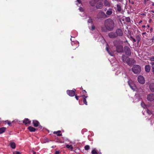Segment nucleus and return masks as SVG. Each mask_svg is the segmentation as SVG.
<instances>
[{"instance_id":"61","label":"nucleus","mask_w":154,"mask_h":154,"mask_svg":"<svg viewBox=\"0 0 154 154\" xmlns=\"http://www.w3.org/2000/svg\"><path fill=\"white\" fill-rule=\"evenodd\" d=\"M131 3L132 4H134V2H132Z\"/></svg>"},{"instance_id":"24","label":"nucleus","mask_w":154,"mask_h":154,"mask_svg":"<svg viewBox=\"0 0 154 154\" xmlns=\"http://www.w3.org/2000/svg\"><path fill=\"white\" fill-rule=\"evenodd\" d=\"M10 145L11 148L14 149L16 147V144L14 142H11L10 143Z\"/></svg>"},{"instance_id":"32","label":"nucleus","mask_w":154,"mask_h":154,"mask_svg":"<svg viewBox=\"0 0 154 154\" xmlns=\"http://www.w3.org/2000/svg\"><path fill=\"white\" fill-rule=\"evenodd\" d=\"M122 60H123V61L124 62H125L126 61V58L125 56H122Z\"/></svg>"},{"instance_id":"58","label":"nucleus","mask_w":154,"mask_h":154,"mask_svg":"<svg viewBox=\"0 0 154 154\" xmlns=\"http://www.w3.org/2000/svg\"><path fill=\"white\" fill-rule=\"evenodd\" d=\"M142 20H140L139 22V23H141L142 22Z\"/></svg>"},{"instance_id":"53","label":"nucleus","mask_w":154,"mask_h":154,"mask_svg":"<svg viewBox=\"0 0 154 154\" xmlns=\"http://www.w3.org/2000/svg\"><path fill=\"white\" fill-rule=\"evenodd\" d=\"M152 41L154 40V36L151 39Z\"/></svg>"},{"instance_id":"51","label":"nucleus","mask_w":154,"mask_h":154,"mask_svg":"<svg viewBox=\"0 0 154 154\" xmlns=\"http://www.w3.org/2000/svg\"><path fill=\"white\" fill-rule=\"evenodd\" d=\"M119 20L120 22L122 24V23L121 21V19L120 18L119 19Z\"/></svg>"},{"instance_id":"56","label":"nucleus","mask_w":154,"mask_h":154,"mask_svg":"<svg viewBox=\"0 0 154 154\" xmlns=\"http://www.w3.org/2000/svg\"><path fill=\"white\" fill-rule=\"evenodd\" d=\"M146 0H144V4H146Z\"/></svg>"},{"instance_id":"52","label":"nucleus","mask_w":154,"mask_h":154,"mask_svg":"<svg viewBox=\"0 0 154 154\" xmlns=\"http://www.w3.org/2000/svg\"><path fill=\"white\" fill-rule=\"evenodd\" d=\"M53 133L54 134H58V133L57 132V131H54Z\"/></svg>"},{"instance_id":"44","label":"nucleus","mask_w":154,"mask_h":154,"mask_svg":"<svg viewBox=\"0 0 154 154\" xmlns=\"http://www.w3.org/2000/svg\"><path fill=\"white\" fill-rule=\"evenodd\" d=\"M152 72L154 73V66H152Z\"/></svg>"},{"instance_id":"41","label":"nucleus","mask_w":154,"mask_h":154,"mask_svg":"<svg viewBox=\"0 0 154 154\" xmlns=\"http://www.w3.org/2000/svg\"><path fill=\"white\" fill-rule=\"evenodd\" d=\"M147 113L149 115L152 114L151 112L148 109L147 110Z\"/></svg>"},{"instance_id":"17","label":"nucleus","mask_w":154,"mask_h":154,"mask_svg":"<svg viewBox=\"0 0 154 154\" xmlns=\"http://www.w3.org/2000/svg\"><path fill=\"white\" fill-rule=\"evenodd\" d=\"M149 87L150 91L152 92H154V83L150 84L149 85Z\"/></svg>"},{"instance_id":"62","label":"nucleus","mask_w":154,"mask_h":154,"mask_svg":"<svg viewBox=\"0 0 154 154\" xmlns=\"http://www.w3.org/2000/svg\"><path fill=\"white\" fill-rule=\"evenodd\" d=\"M147 27L148 28H149V25H147Z\"/></svg>"},{"instance_id":"42","label":"nucleus","mask_w":154,"mask_h":154,"mask_svg":"<svg viewBox=\"0 0 154 154\" xmlns=\"http://www.w3.org/2000/svg\"><path fill=\"white\" fill-rule=\"evenodd\" d=\"M75 98L77 100H79V96H78L77 95H75Z\"/></svg>"},{"instance_id":"48","label":"nucleus","mask_w":154,"mask_h":154,"mask_svg":"<svg viewBox=\"0 0 154 154\" xmlns=\"http://www.w3.org/2000/svg\"><path fill=\"white\" fill-rule=\"evenodd\" d=\"M38 128H39L40 129H42V127L41 125H39L38 126Z\"/></svg>"},{"instance_id":"1","label":"nucleus","mask_w":154,"mask_h":154,"mask_svg":"<svg viewBox=\"0 0 154 154\" xmlns=\"http://www.w3.org/2000/svg\"><path fill=\"white\" fill-rule=\"evenodd\" d=\"M115 23L112 19L110 18L106 20L104 22L105 27H102V30L104 32H106L108 31H112L114 27Z\"/></svg>"},{"instance_id":"25","label":"nucleus","mask_w":154,"mask_h":154,"mask_svg":"<svg viewBox=\"0 0 154 154\" xmlns=\"http://www.w3.org/2000/svg\"><path fill=\"white\" fill-rule=\"evenodd\" d=\"M6 128L3 127L0 128V134H1L4 133L6 130Z\"/></svg>"},{"instance_id":"28","label":"nucleus","mask_w":154,"mask_h":154,"mask_svg":"<svg viewBox=\"0 0 154 154\" xmlns=\"http://www.w3.org/2000/svg\"><path fill=\"white\" fill-rule=\"evenodd\" d=\"M136 40L137 41V44H138L140 40V38L139 35H137L136 36Z\"/></svg>"},{"instance_id":"35","label":"nucleus","mask_w":154,"mask_h":154,"mask_svg":"<svg viewBox=\"0 0 154 154\" xmlns=\"http://www.w3.org/2000/svg\"><path fill=\"white\" fill-rule=\"evenodd\" d=\"M88 23H92V19L90 17H89V19L88 21Z\"/></svg>"},{"instance_id":"11","label":"nucleus","mask_w":154,"mask_h":154,"mask_svg":"<svg viewBox=\"0 0 154 154\" xmlns=\"http://www.w3.org/2000/svg\"><path fill=\"white\" fill-rule=\"evenodd\" d=\"M67 94L70 96L73 97L75 95V91L73 90H67Z\"/></svg>"},{"instance_id":"15","label":"nucleus","mask_w":154,"mask_h":154,"mask_svg":"<svg viewBox=\"0 0 154 154\" xmlns=\"http://www.w3.org/2000/svg\"><path fill=\"white\" fill-rule=\"evenodd\" d=\"M32 124L34 127H37L38 126L39 124V123L37 120H33Z\"/></svg>"},{"instance_id":"18","label":"nucleus","mask_w":154,"mask_h":154,"mask_svg":"<svg viewBox=\"0 0 154 154\" xmlns=\"http://www.w3.org/2000/svg\"><path fill=\"white\" fill-rule=\"evenodd\" d=\"M150 69V66L149 65H146L145 66V70L147 72H149Z\"/></svg>"},{"instance_id":"36","label":"nucleus","mask_w":154,"mask_h":154,"mask_svg":"<svg viewBox=\"0 0 154 154\" xmlns=\"http://www.w3.org/2000/svg\"><path fill=\"white\" fill-rule=\"evenodd\" d=\"M57 132L58 133V134H57V136H61L62 134H60V133L61 132V131H57Z\"/></svg>"},{"instance_id":"40","label":"nucleus","mask_w":154,"mask_h":154,"mask_svg":"<svg viewBox=\"0 0 154 154\" xmlns=\"http://www.w3.org/2000/svg\"><path fill=\"white\" fill-rule=\"evenodd\" d=\"M44 140V143L49 142V139L48 138L45 139Z\"/></svg>"},{"instance_id":"23","label":"nucleus","mask_w":154,"mask_h":154,"mask_svg":"<svg viewBox=\"0 0 154 154\" xmlns=\"http://www.w3.org/2000/svg\"><path fill=\"white\" fill-rule=\"evenodd\" d=\"M23 122L25 125H26L28 123L30 124L31 123V121H29L28 119L26 118L25 119V120H23Z\"/></svg>"},{"instance_id":"64","label":"nucleus","mask_w":154,"mask_h":154,"mask_svg":"<svg viewBox=\"0 0 154 154\" xmlns=\"http://www.w3.org/2000/svg\"><path fill=\"white\" fill-rule=\"evenodd\" d=\"M151 12H152L153 13H154V11H151Z\"/></svg>"},{"instance_id":"29","label":"nucleus","mask_w":154,"mask_h":154,"mask_svg":"<svg viewBox=\"0 0 154 154\" xmlns=\"http://www.w3.org/2000/svg\"><path fill=\"white\" fill-rule=\"evenodd\" d=\"M84 148L86 150H88L89 149L90 146L88 145H86L84 147Z\"/></svg>"},{"instance_id":"43","label":"nucleus","mask_w":154,"mask_h":154,"mask_svg":"<svg viewBox=\"0 0 154 154\" xmlns=\"http://www.w3.org/2000/svg\"><path fill=\"white\" fill-rule=\"evenodd\" d=\"M82 97H83V98H85V99H86V98H87L88 97L87 96H86L85 95H82Z\"/></svg>"},{"instance_id":"37","label":"nucleus","mask_w":154,"mask_h":154,"mask_svg":"<svg viewBox=\"0 0 154 154\" xmlns=\"http://www.w3.org/2000/svg\"><path fill=\"white\" fill-rule=\"evenodd\" d=\"M13 154H20V152L19 151H14L13 152Z\"/></svg>"},{"instance_id":"7","label":"nucleus","mask_w":154,"mask_h":154,"mask_svg":"<svg viewBox=\"0 0 154 154\" xmlns=\"http://www.w3.org/2000/svg\"><path fill=\"white\" fill-rule=\"evenodd\" d=\"M116 51L118 53L124 52L123 47L122 45H119L116 47Z\"/></svg>"},{"instance_id":"50","label":"nucleus","mask_w":154,"mask_h":154,"mask_svg":"<svg viewBox=\"0 0 154 154\" xmlns=\"http://www.w3.org/2000/svg\"><path fill=\"white\" fill-rule=\"evenodd\" d=\"M77 1V2L79 3H81V0H76Z\"/></svg>"},{"instance_id":"63","label":"nucleus","mask_w":154,"mask_h":154,"mask_svg":"<svg viewBox=\"0 0 154 154\" xmlns=\"http://www.w3.org/2000/svg\"><path fill=\"white\" fill-rule=\"evenodd\" d=\"M56 142H59V141H58V140H56Z\"/></svg>"},{"instance_id":"60","label":"nucleus","mask_w":154,"mask_h":154,"mask_svg":"<svg viewBox=\"0 0 154 154\" xmlns=\"http://www.w3.org/2000/svg\"><path fill=\"white\" fill-rule=\"evenodd\" d=\"M152 5L153 6H154V3L153 2L152 4Z\"/></svg>"},{"instance_id":"6","label":"nucleus","mask_w":154,"mask_h":154,"mask_svg":"<svg viewBox=\"0 0 154 154\" xmlns=\"http://www.w3.org/2000/svg\"><path fill=\"white\" fill-rule=\"evenodd\" d=\"M137 80L139 83L142 84H143L145 82V80L143 76L139 75L137 78Z\"/></svg>"},{"instance_id":"22","label":"nucleus","mask_w":154,"mask_h":154,"mask_svg":"<svg viewBox=\"0 0 154 154\" xmlns=\"http://www.w3.org/2000/svg\"><path fill=\"white\" fill-rule=\"evenodd\" d=\"M106 49L110 55L112 56H113L114 54L113 52L111 50H109L108 47L107 46L106 47Z\"/></svg>"},{"instance_id":"46","label":"nucleus","mask_w":154,"mask_h":154,"mask_svg":"<svg viewBox=\"0 0 154 154\" xmlns=\"http://www.w3.org/2000/svg\"><path fill=\"white\" fill-rule=\"evenodd\" d=\"M60 153L59 151H56L55 152V154H59Z\"/></svg>"},{"instance_id":"33","label":"nucleus","mask_w":154,"mask_h":154,"mask_svg":"<svg viewBox=\"0 0 154 154\" xmlns=\"http://www.w3.org/2000/svg\"><path fill=\"white\" fill-rule=\"evenodd\" d=\"M91 153L92 154H98L97 152L95 150H93L91 151Z\"/></svg>"},{"instance_id":"55","label":"nucleus","mask_w":154,"mask_h":154,"mask_svg":"<svg viewBox=\"0 0 154 154\" xmlns=\"http://www.w3.org/2000/svg\"><path fill=\"white\" fill-rule=\"evenodd\" d=\"M56 147V146H52L51 147H52V148H54Z\"/></svg>"},{"instance_id":"10","label":"nucleus","mask_w":154,"mask_h":154,"mask_svg":"<svg viewBox=\"0 0 154 154\" xmlns=\"http://www.w3.org/2000/svg\"><path fill=\"white\" fill-rule=\"evenodd\" d=\"M147 99L149 101H152L154 100V94H150L148 95Z\"/></svg>"},{"instance_id":"34","label":"nucleus","mask_w":154,"mask_h":154,"mask_svg":"<svg viewBox=\"0 0 154 154\" xmlns=\"http://www.w3.org/2000/svg\"><path fill=\"white\" fill-rule=\"evenodd\" d=\"M83 101L84 104H85L86 105H87V103L86 101V99L85 98H83Z\"/></svg>"},{"instance_id":"16","label":"nucleus","mask_w":154,"mask_h":154,"mask_svg":"<svg viewBox=\"0 0 154 154\" xmlns=\"http://www.w3.org/2000/svg\"><path fill=\"white\" fill-rule=\"evenodd\" d=\"M112 9L110 8H109L106 12L107 15H110L112 14Z\"/></svg>"},{"instance_id":"31","label":"nucleus","mask_w":154,"mask_h":154,"mask_svg":"<svg viewBox=\"0 0 154 154\" xmlns=\"http://www.w3.org/2000/svg\"><path fill=\"white\" fill-rule=\"evenodd\" d=\"M125 21L127 22H130L131 21L130 18L129 17H126Z\"/></svg>"},{"instance_id":"13","label":"nucleus","mask_w":154,"mask_h":154,"mask_svg":"<svg viewBox=\"0 0 154 154\" xmlns=\"http://www.w3.org/2000/svg\"><path fill=\"white\" fill-rule=\"evenodd\" d=\"M103 6V3L102 2H99L97 3L96 5V8L98 9H101L102 8Z\"/></svg>"},{"instance_id":"21","label":"nucleus","mask_w":154,"mask_h":154,"mask_svg":"<svg viewBox=\"0 0 154 154\" xmlns=\"http://www.w3.org/2000/svg\"><path fill=\"white\" fill-rule=\"evenodd\" d=\"M28 129L30 132H35L37 130V129H36L32 126H29Z\"/></svg>"},{"instance_id":"19","label":"nucleus","mask_w":154,"mask_h":154,"mask_svg":"<svg viewBox=\"0 0 154 154\" xmlns=\"http://www.w3.org/2000/svg\"><path fill=\"white\" fill-rule=\"evenodd\" d=\"M113 44L114 46L116 47L119 45V40H116L114 41L113 42Z\"/></svg>"},{"instance_id":"14","label":"nucleus","mask_w":154,"mask_h":154,"mask_svg":"<svg viewBox=\"0 0 154 154\" xmlns=\"http://www.w3.org/2000/svg\"><path fill=\"white\" fill-rule=\"evenodd\" d=\"M99 1V0H91L89 2V4L91 6H95L96 4Z\"/></svg>"},{"instance_id":"4","label":"nucleus","mask_w":154,"mask_h":154,"mask_svg":"<svg viewBox=\"0 0 154 154\" xmlns=\"http://www.w3.org/2000/svg\"><path fill=\"white\" fill-rule=\"evenodd\" d=\"M124 52L127 56H130L131 55V51L130 48L127 46H125L124 48Z\"/></svg>"},{"instance_id":"38","label":"nucleus","mask_w":154,"mask_h":154,"mask_svg":"<svg viewBox=\"0 0 154 154\" xmlns=\"http://www.w3.org/2000/svg\"><path fill=\"white\" fill-rule=\"evenodd\" d=\"M95 28V26L94 25H92L91 27V29L92 31H93L94 30Z\"/></svg>"},{"instance_id":"49","label":"nucleus","mask_w":154,"mask_h":154,"mask_svg":"<svg viewBox=\"0 0 154 154\" xmlns=\"http://www.w3.org/2000/svg\"><path fill=\"white\" fill-rule=\"evenodd\" d=\"M70 147V145L67 144L66 145V147L68 148L69 149Z\"/></svg>"},{"instance_id":"20","label":"nucleus","mask_w":154,"mask_h":154,"mask_svg":"<svg viewBox=\"0 0 154 154\" xmlns=\"http://www.w3.org/2000/svg\"><path fill=\"white\" fill-rule=\"evenodd\" d=\"M104 5L105 6L109 7L110 6V3L107 0H104L103 2Z\"/></svg>"},{"instance_id":"45","label":"nucleus","mask_w":154,"mask_h":154,"mask_svg":"<svg viewBox=\"0 0 154 154\" xmlns=\"http://www.w3.org/2000/svg\"><path fill=\"white\" fill-rule=\"evenodd\" d=\"M69 149H71V150H72L73 149V147L72 146V145H70V147Z\"/></svg>"},{"instance_id":"12","label":"nucleus","mask_w":154,"mask_h":154,"mask_svg":"<svg viewBox=\"0 0 154 154\" xmlns=\"http://www.w3.org/2000/svg\"><path fill=\"white\" fill-rule=\"evenodd\" d=\"M109 37L110 38H115L117 37L115 32H111L108 34Z\"/></svg>"},{"instance_id":"3","label":"nucleus","mask_w":154,"mask_h":154,"mask_svg":"<svg viewBox=\"0 0 154 154\" xmlns=\"http://www.w3.org/2000/svg\"><path fill=\"white\" fill-rule=\"evenodd\" d=\"M107 17V16L103 11H100L97 15L98 19H102Z\"/></svg>"},{"instance_id":"27","label":"nucleus","mask_w":154,"mask_h":154,"mask_svg":"<svg viewBox=\"0 0 154 154\" xmlns=\"http://www.w3.org/2000/svg\"><path fill=\"white\" fill-rule=\"evenodd\" d=\"M129 38L131 39V40H132L133 41V43L136 42V40L132 36H130Z\"/></svg>"},{"instance_id":"26","label":"nucleus","mask_w":154,"mask_h":154,"mask_svg":"<svg viewBox=\"0 0 154 154\" xmlns=\"http://www.w3.org/2000/svg\"><path fill=\"white\" fill-rule=\"evenodd\" d=\"M117 11L119 12H120L122 10L121 7L120 5L117 4Z\"/></svg>"},{"instance_id":"54","label":"nucleus","mask_w":154,"mask_h":154,"mask_svg":"<svg viewBox=\"0 0 154 154\" xmlns=\"http://www.w3.org/2000/svg\"><path fill=\"white\" fill-rule=\"evenodd\" d=\"M152 21V20L151 19H150L149 20V22L150 23Z\"/></svg>"},{"instance_id":"2","label":"nucleus","mask_w":154,"mask_h":154,"mask_svg":"<svg viewBox=\"0 0 154 154\" xmlns=\"http://www.w3.org/2000/svg\"><path fill=\"white\" fill-rule=\"evenodd\" d=\"M133 72L135 74H138L141 71V67L138 65H136L133 66L132 69Z\"/></svg>"},{"instance_id":"57","label":"nucleus","mask_w":154,"mask_h":154,"mask_svg":"<svg viewBox=\"0 0 154 154\" xmlns=\"http://www.w3.org/2000/svg\"><path fill=\"white\" fill-rule=\"evenodd\" d=\"M142 27L143 28H145L146 27V26L145 25H143L142 26Z\"/></svg>"},{"instance_id":"30","label":"nucleus","mask_w":154,"mask_h":154,"mask_svg":"<svg viewBox=\"0 0 154 154\" xmlns=\"http://www.w3.org/2000/svg\"><path fill=\"white\" fill-rule=\"evenodd\" d=\"M5 122L7 123L10 126H12L11 123L9 122L8 120H6L5 121Z\"/></svg>"},{"instance_id":"5","label":"nucleus","mask_w":154,"mask_h":154,"mask_svg":"<svg viewBox=\"0 0 154 154\" xmlns=\"http://www.w3.org/2000/svg\"><path fill=\"white\" fill-rule=\"evenodd\" d=\"M128 83L131 88L134 91L136 88V86L134 83L131 80H129L128 81Z\"/></svg>"},{"instance_id":"8","label":"nucleus","mask_w":154,"mask_h":154,"mask_svg":"<svg viewBox=\"0 0 154 154\" xmlns=\"http://www.w3.org/2000/svg\"><path fill=\"white\" fill-rule=\"evenodd\" d=\"M117 37L118 36H121L123 35V31L120 29L118 28L116 29L115 32Z\"/></svg>"},{"instance_id":"9","label":"nucleus","mask_w":154,"mask_h":154,"mask_svg":"<svg viewBox=\"0 0 154 154\" xmlns=\"http://www.w3.org/2000/svg\"><path fill=\"white\" fill-rule=\"evenodd\" d=\"M134 62L135 60L134 59L129 58L127 60V63L128 65L130 66H131L134 64Z\"/></svg>"},{"instance_id":"59","label":"nucleus","mask_w":154,"mask_h":154,"mask_svg":"<svg viewBox=\"0 0 154 154\" xmlns=\"http://www.w3.org/2000/svg\"><path fill=\"white\" fill-rule=\"evenodd\" d=\"M33 154H36V152H35L33 151Z\"/></svg>"},{"instance_id":"39","label":"nucleus","mask_w":154,"mask_h":154,"mask_svg":"<svg viewBox=\"0 0 154 154\" xmlns=\"http://www.w3.org/2000/svg\"><path fill=\"white\" fill-rule=\"evenodd\" d=\"M149 60L151 61H154V56H152L150 58Z\"/></svg>"},{"instance_id":"47","label":"nucleus","mask_w":154,"mask_h":154,"mask_svg":"<svg viewBox=\"0 0 154 154\" xmlns=\"http://www.w3.org/2000/svg\"><path fill=\"white\" fill-rule=\"evenodd\" d=\"M150 64L152 65V67L153 66H154V62H150Z\"/></svg>"}]
</instances>
